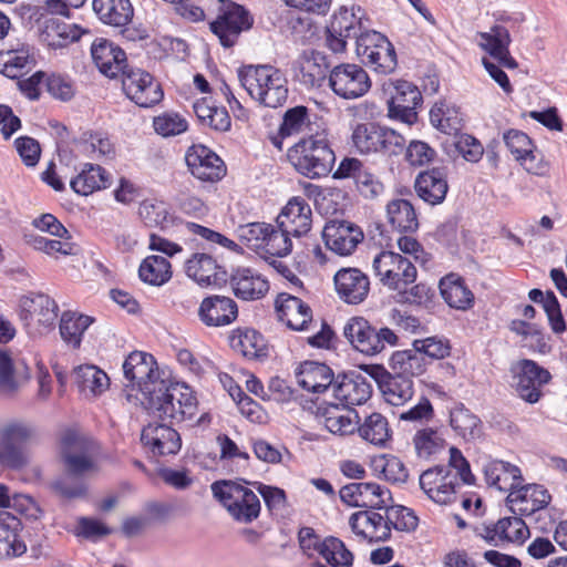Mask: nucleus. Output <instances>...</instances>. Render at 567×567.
<instances>
[{"instance_id":"9d476101","label":"nucleus","mask_w":567,"mask_h":567,"mask_svg":"<svg viewBox=\"0 0 567 567\" xmlns=\"http://www.w3.org/2000/svg\"><path fill=\"white\" fill-rule=\"evenodd\" d=\"M59 307L45 293H30L20 299V319L30 332L44 333L55 326Z\"/></svg>"},{"instance_id":"a211bd4d","label":"nucleus","mask_w":567,"mask_h":567,"mask_svg":"<svg viewBox=\"0 0 567 567\" xmlns=\"http://www.w3.org/2000/svg\"><path fill=\"white\" fill-rule=\"evenodd\" d=\"M363 237L361 228L347 220H329L322 230L326 247L339 256L351 255Z\"/></svg>"},{"instance_id":"5701e85b","label":"nucleus","mask_w":567,"mask_h":567,"mask_svg":"<svg viewBox=\"0 0 567 567\" xmlns=\"http://www.w3.org/2000/svg\"><path fill=\"white\" fill-rule=\"evenodd\" d=\"M312 212L309 204L301 197L291 198L277 218L278 227L295 238L307 235L311 229Z\"/></svg>"},{"instance_id":"2f4dec72","label":"nucleus","mask_w":567,"mask_h":567,"mask_svg":"<svg viewBox=\"0 0 567 567\" xmlns=\"http://www.w3.org/2000/svg\"><path fill=\"white\" fill-rule=\"evenodd\" d=\"M414 186L419 197L430 205L441 204L449 189L446 174L439 167L420 173Z\"/></svg>"},{"instance_id":"774afa93","label":"nucleus","mask_w":567,"mask_h":567,"mask_svg":"<svg viewBox=\"0 0 567 567\" xmlns=\"http://www.w3.org/2000/svg\"><path fill=\"white\" fill-rule=\"evenodd\" d=\"M413 347L420 354H426L432 359H443L450 354V341L445 338L430 337L423 340H415Z\"/></svg>"},{"instance_id":"f03ea898","label":"nucleus","mask_w":567,"mask_h":567,"mask_svg":"<svg viewBox=\"0 0 567 567\" xmlns=\"http://www.w3.org/2000/svg\"><path fill=\"white\" fill-rule=\"evenodd\" d=\"M355 39V52L362 63L380 74L392 73L398 65L393 44L374 30L362 31L361 19L344 7L336 12L326 28L327 47L334 53L346 50L347 40Z\"/></svg>"},{"instance_id":"0e129e2a","label":"nucleus","mask_w":567,"mask_h":567,"mask_svg":"<svg viewBox=\"0 0 567 567\" xmlns=\"http://www.w3.org/2000/svg\"><path fill=\"white\" fill-rule=\"evenodd\" d=\"M291 234L284 231L282 227L270 226L262 250L271 257H282L291 251Z\"/></svg>"},{"instance_id":"e2e57ef3","label":"nucleus","mask_w":567,"mask_h":567,"mask_svg":"<svg viewBox=\"0 0 567 567\" xmlns=\"http://www.w3.org/2000/svg\"><path fill=\"white\" fill-rule=\"evenodd\" d=\"M385 517L390 529L393 527L401 532H413L419 525V518L415 513L404 506H386Z\"/></svg>"},{"instance_id":"4c0bfd02","label":"nucleus","mask_w":567,"mask_h":567,"mask_svg":"<svg viewBox=\"0 0 567 567\" xmlns=\"http://www.w3.org/2000/svg\"><path fill=\"white\" fill-rule=\"evenodd\" d=\"M231 349L243 357L262 359L268 355V347L264 337L254 329H237L229 337Z\"/></svg>"},{"instance_id":"ea45409f","label":"nucleus","mask_w":567,"mask_h":567,"mask_svg":"<svg viewBox=\"0 0 567 567\" xmlns=\"http://www.w3.org/2000/svg\"><path fill=\"white\" fill-rule=\"evenodd\" d=\"M93 10L103 23L113 27L126 25L134 14L130 0H93Z\"/></svg>"},{"instance_id":"bb28decb","label":"nucleus","mask_w":567,"mask_h":567,"mask_svg":"<svg viewBox=\"0 0 567 567\" xmlns=\"http://www.w3.org/2000/svg\"><path fill=\"white\" fill-rule=\"evenodd\" d=\"M550 499L548 491L537 484L526 486L520 484L507 496V502L511 504L513 512L526 516L545 508Z\"/></svg>"},{"instance_id":"4468645a","label":"nucleus","mask_w":567,"mask_h":567,"mask_svg":"<svg viewBox=\"0 0 567 567\" xmlns=\"http://www.w3.org/2000/svg\"><path fill=\"white\" fill-rule=\"evenodd\" d=\"M251 25L252 18L249 12L243 6L228 2L220 10L217 19L210 23V30L218 37L223 47L231 48L239 34Z\"/></svg>"},{"instance_id":"79ce46f5","label":"nucleus","mask_w":567,"mask_h":567,"mask_svg":"<svg viewBox=\"0 0 567 567\" xmlns=\"http://www.w3.org/2000/svg\"><path fill=\"white\" fill-rule=\"evenodd\" d=\"M110 185V176L100 165L87 163L70 182L71 188L79 195L87 196Z\"/></svg>"},{"instance_id":"a19ab883","label":"nucleus","mask_w":567,"mask_h":567,"mask_svg":"<svg viewBox=\"0 0 567 567\" xmlns=\"http://www.w3.org/2000/svg\"><path fill=\"white\" fill-rule=\"evenodd\" d=\"M324 427L334 435L346 436L354 433L359 422L358 413L348 408L331 404L322 413Z\"/></svg>"},{"instance_id":"bf43d9fd","label":"nucleus","mask_w":567,"mask_h":567,"mask_svg":"<svg viewBox=\"0 0 567 567\" xmlns=\"http://www.w3.org/2000/svg\"><path fill=\"white\" fill-rule=\"evenodd\" d=\"M320 556L332 567H349L353 563L352 553L342 540L327 537L320 545Z\"/></svg>"},{"instance_id":"09e8293b","label":"nucleus","mask_w":567,"mask_h":567,"mask_svg":"<svg viewBox=\"0 0 567 567\" xmlns=\"http://www.w3.org/2000/svg\"><path fill=\"white\" fill-rule=\"evenodd\" d=\"M29 379V373H20L6 351L0 350V395L13 398Z\"/></svg>"},{"instance_id":"6e6d98bb","label":"nucleus","mask_w":567,"mask_h":567,"mask_svg":"<svg viewBox=\"0 0 567 567\" xmlns=\"http://www.w3.org/2000/svg\"><path fill=\"white\" fill-rule=\"evenodd\" d=\"M390 367L394 375L408 378L420 375L424 371L423 358L414 347L410 350L394 352L390 359Z\"/></svg>"},{"instance_id":"49530a36","label":"nucleus","mask_w":567,"mask_h":567,"mask_svg":"<svg viewBox=\"0 0 567 567\" xmlns=\"http://www.w3.org/2000/svg\"><path fill=\"white\" fill-rule=\"evenodd\" d=\"M384 400L394 406L404 405L414 395L413 380L404 375H388L380 382Z\"/></svg>"},{"instance_id":"6e6552de","label":"nucleus","mask_w":567,"mask_h":567,"mask_svg":"<svg viewBox=\"0 0 567 567\" xmlns=\"http://www.w3.org/2000/svg\"><path fill=\"white\" fill-rule=\"evenodd\" d=\"M61 457L66 472L76 477L97 472V465L92 455L95 442L75 430L63 432L61 440Z\"/></svg>"},{"instance_id":"338daca9","label":"nucleus","mask_w":567,"mask_h":567,"mask_svg":"<svg viewBox=\"0 0 567 567\" xmlns=\"http://www.w3.org/2000/svg\"><path fill=\"white\" fill-rule=\"evenodd\" d=\"M270 224L266 223H250L240 226L238 235L247 246L254 249H262L268 231L270 230Z\"/></svg>"},{"instance_id":"5fc2aeb1","label":"nucleus","mask_w":567,"mask_h":567,"mask_svg":"<svg viewBox=\"0 0 567 567\" xmlns=\"http://www.w3.org/2000/svg\"><path fill=\"white\" fill-rule=\"evenodd\" d=\"M412 442L416 456L423 460L435 456L445 445V440L441 433L432 427H423L416 431Z\"/></svg>"},{"instance_id":"f257e3e1","label":"nucleus","mask_w":567,"mask_h":567,"mask_svg":"<svg viewBox=\"0 0 567 567\" xmlns=\"http://www.w3.org/2000/svg\"><path fill=\"white\" fill-rule=\"evenodd\" d=\"M124 377L142 393V403L153 417L182 422L190 419L197 401L190 388L159 379L154 357L142 351L132 352L123 363Z\"/></svg>"},{"instance_id":"6ab92c4d","label":"nucleus","mask_w":567,"mask_h":567,"mask_svg":"<svg viewBox=\"0 0 567 567\" xmlns=\"http://www.w3.org/2000/svg\"><path fill=\"white\" fill-rule=\"evenodd\" d=\"M343 503L353 507L383 508L391 501V493L374 482L347 484L339 491Z\"/></svg>"},{"instance_id":"473e14b6","label":"nucleus","mask_w":567,"mask_h":567,"mask_svg":"<svg viewBox=\"0 0 567 567\" xmlns=\"http://www.w3.org/2000/svg\"><path fill=\"white\" fill-rule=\"evenodd\" d=\"M186 274L202 286L218 285L225 281L226 271L207 254H194L186 261Z\"/></svg>"},{"instance_id":"58836bf2","label":"nucleus","mask_w":567,"mask_h":567,"mask_svg":"<svg viewBox=\"0 0 567 567\" xmlns=\"http://www.w3.org/2000/svg\"><path fill=\"white\" fill-rule=\"evenodd\" d=\"M440 291L444 301L454 309L467 310L474 303V295L462 277L450 274L440 280Z\"/></svg>"},{"instance_id":"a18cd8bd","label":"nucleus","mask_w":567,"mask_h":567,"mask_svg":"<svg viewBox=\"0 0 567 567\" xmlns=\"http://www.w3.org/2000/svg\"><path fill=\"white\" fill-rule=\"evenodd\" d=\"M388 221L400 233H412L419 227L413 205L403 198L393 199L386 205Z\"/></svg>"},{"instance_id":"8fccbe9b","label":"nucleus","mask_w":567,"mask_h":567,"mask_svg":"<svg viewBox=\"0 0 567 567\" xmlns=\"http://www.w3.org/2000/svg\"><path fill=\"white\" fill-rule=\"evenodd\" d=\"M172 266L167 258L158 255L147 256L140 265L138 276L150 286H163L172 278Z\"/></svg>"},{"instance_id":"c03bdc74","label":"nucleus","mask_w":567,"mask_h":567,"mask_svg":"<svg viewBox=\"0 0 567 567\" xmlns=\"http://www.w3.org/2000/svg\"><path fill=\"white\" fill-rule=\"evenodd\" d=\"M34 65V56L27 45L0 53V72L10 79L21 78Z\"/></svg>"},{"instance_id":"37998d69","label":"nucleus","mask_w":567,"mask_h":567,"mask_svg":"<svg viewBox=\"0 0 567 567\" xmlns=\"http://www.w3.org/2000/svg\"><path fill=\"white\" fill-rule=\"evenodd\" d=\"M74 382L79 391L85 396H97L110 384L106 373L92 364L78 367L74 370Z\"/></svg>"},{"instance_id":"c9c22d12","label":"nucleus","mask_w":567,"mask_h":567,"mask_svg":"<svg viewBox=\"0 0 567 567\" xmlns=\"http://www.w3.org/2000/svg\"><path fill=\"white\" fill-rule=\"evenodd\" d=\"M310 124L309 110L303 105L288 109L279 125L278 132L269 136L271 144L282 151L284 140L303 133Z\"/></svg>"},{"instance_id":"20e7f679","label":"nucleus","mask_w":567,"mask_h":567,"mask_svg":"<svg viewBox=\"0 0 567 567\" xmlns=\"http://www.w3.org/2000/svg\"><path fill=\"white\" fill-rule=\"evenodd\" d=\"M240 85L252 100L266 107L282 106L288 99V80L271 64H247L237 70Z\"/></svg>"},{"instance_id":"864d4df0","label":"nucleus","mask_w":567,"mask_h":567,"mask_svg":"<svg viewBox=\"0 0 567 567\" xmlns=\"http://www.w3.org/2000/svg\"><path fill=\"white\" fill-rule=\"evenodd\" d=\"M505 145L514 157L522 163L528 172L536 173L532 162L535 159L530 138L522 131L509 130L503 135Z\"/></svg>"},{"instance_id":"393cba45","label":"nucleus","mask_w":567,"mask_h":567,"mask_svg":"<svg viewBox=\"0 0 567 567\" xmlns=\"http://www.w3.org/2000/svg\"><path fill=\"white\" fill-rule=\"evenodd\" d=\"M371 392V384L359 374L338 375L332 384L334 399L344 408L365 403Z\"/></svg>"},{"instance_id":"423d86ee","label":"nucleus","mask_w":567,"mask_h":567,"mask_svg":"<svg viewBox=\"0 0 567 567\" xmlns=\"http://www.w3.org/2000/svg\"><path fill=\"white\" fill-rule=\"evenodd\" d=\"M288 158L308 178L327 176L336 162L327 138L320 135L300 140L288 150Z\"/></svg>"},{"instance_id":"c85d7f7f","label":"nucleus","mask_w":567,"mask_h":567,"mask_svg":"<svg viewBox=\"0 0 567 567\" xmlns=\"http://www.w3.org/2000/svg\"><path fill=\"white\" fill-rule=\"evenodd\" d=\"M478 38V45L495 59L499 65L511 70L517 68V62L508 50L511 35L505 27L494 25L488 32H480Z\"/></svg>"},{"instance_id":"f704fd0d","label":"nucleus","mask_w":567,"mask_h":567,"mask_svg":"<svg viewBox=\"0 0 567 567\" xmlns=\"http://www.w3.org/2000/svg\"><path fill=\"white\" fill-rule=\"evenodd\" d=\"M484 474L489 486H494L498 491L508 492V494L523 482L520 470L516 465L499 460L485 464Z\"/></svg>"},{"instance_id":"aec40b11","label":"nucleus","mask_w":567,"mask_h":567,"mask_svg":"<svg viewBox=\"0 0 567 567\" xmlns=\"http://www.w3.org/2000/svg\"><path fill=\"white\" fill-rule=\"evenodd\" d=\"M422 102L417 86L408 81H398L394 93L388 101V114L391 118L412 124L416 121V107Z\"/></svg>"},{"instance_id":"1a4fd4ad","label":"nucleus","mask_w":567,"mask_h":567,"mask_svg":"<svg viewBox=\"0 0 567 567\" xmlns=\"http://www.w3.org/2000/svg\"><path fill=\"white\" fill-rule=\"evenodd\" d=\"M372 268L380 281L390 289H405L416 279V268L412 261L394 251L379 252L373 259Z\"/></svg>"},{"instance_id":"b1692460","label":"nucleus","mask_w":567,"mask_h":567,"mask_svg":"<svg viewBox=\"0 0 567 567\" xmlns=\"http://www.w3.org/2000/svg\"><path fill=\"white\" fill-rule=\"evenodd\" d=\"M276 310L281 322L296 331L308 330L312 323V310L300 298L289 293H279L276 299Z\"/></svg>"},{"instance_id":"a878e982","label":"nucleus","mask_w":567,"mask_h":567,"mask_svg":"<svg viewBox=\"0 0 567 567\" xmlns=\"http://www.w3.org/2000/svg\"><path fill=\"white\" fill-rule=\"evenodd\" d=\"M237 303L226 296L205 298L198 309L200 321L208 327L228 326L237 319Z\"/></svg>"},{"instance_id":"9b49d317","label":"nucleus","mask_w":567,"mask_h":567,"mask_svg":"<svg viewBox=\"0 0 567 567\" xmlns=\"http://www.w3.org/2000/svg\"><path fill=\"white\" fill-rule=\"evenodd\" d=\"M34 434L33 427L23 421L9 422L0 429V465L13 470L28 464V457L21 443Z\"/></svg>"},{"instance_id":"0eeeda50","label":"nucleus","mask_w":567,"mask_h":567,"mask_svg":"<svg viewBox=\"0 0 567 567\" xmlns=\"http://www.w3.org/2000/svg\"><path fill=\"white\" fill-rule=\"evenodd\" d=\"M343 336L350 344L365 355H375L394 347L398 336L388 327L377 328L362 317L350 318L343 327Z\"/></svg>"},{"instance_id":"72a5a7b5","label":"nucleus","mask_w":567,"mask_h":567,"mask_svg":"<svg viewBox=\"0 0 567 567\" xmlns=\"http://www.w3.org/2000/svg\"><path fill=\"white\" fill-rule=\"evenodd\" d=\"M21 522L8 512H0V558L21 556L27 546L20 538Z\"/></svg>"},{"instance_id":"7ed1b4c3","label":"nucleus","mask_w":567,"mask_h":567,"mask_svg":"<svg viewBox=\"0 0 567 567\" xmlns=\"http://www.w3.org/2000/svg\"><path fill=\"white\" fill-rule=\"evenodd\" d=\"M458 480L471 485L474 483V475L462 452L452 446L449 464L437 465L424 471L420 475V487L433 502L447 504L455 498L456 488L460 485Z\"/></svg>"},{"instance_id":"4d7b16f0","label":"nucleus","mask_w":567,"mask_h":567,"mask_svg":"<svg viewBox=\"0 0 567 567\" xmlns=\"http://www.w3.org/2000/svg\"><path fill=\"white\" fill-rule=\"evenodd\" d=\"M431 124L446 134H456L462 128L463 118L458 110L445 102L436 103L430 111Z\"/></svg>"},{"instance_id":"f3484780","label":"nucleus","mask_w":567,"mask_h":567,"mask_svg":"<svg viewBox=\"0 0 567 567\" xmlns=\"http://www.w3.org/2000/svg\"><path fill=\"white\" fill-rule=\"evenodd\" d=\"M185 161L190 174L202 182L216 183L227 172L224 161L204 145L190 146L186 152Z\"/></svg>"},{"instance_id":"412c9836","label":"nucleus","mask_w":567,"mask_h":567,"mask_svg":"<svg viewBox=\"0 0 567 567\" xmlns=\"http://www.w3.org/2000/svg\"><path fill=\"white\" fill-rule=\"evenodd\" d=\"M339 298L348 305L363 302L370 291L369 277L358 268H342L333 277Z\"/></svg>"},{"instance_id":"de8ad7c7","label":"nucleus","mask_w":567,"mask_h":567,"mask_svg":"<svg viewBox=\"0 0 567 567\" xmlns=\"http://www.w3.org/2000/svg\"><path fill=\"white\" fill-rule=\"evenodd\" d=\"M93 322V318L72 311H64L60 319V334L62 340L73 349L81 346L85 330Z\"/></svg>"},{"instance_id":"dca6fc26","label":"nucleus","mask_w":567,"mask_h":567,"mask_svg":"<svg viewBox=\"0 0 567 567\" xmlns=\"http://www.w3.org/2000/svg\"><path fill=\"white\" fill-rule=\"evenodd\" d=\"M123 90L126 96L141 107H151L163 99L161 84L146 71L131 69L123 73Z\"/></svg>"},{"instance_id":"2eb2a0df","label":"nucleus","mask_w":567,"mask_h":567,"mask_svg":"<svg viewBox=\"0 0 567 567\" xmlns=\"http://www.w3.org/2000/svg\"><path fill=\"white\" fill-rule=\"evenodd\" d=\"M475 533L494 546L507 543L522 545L530 536L528 526L518 516L503 517L496 523L481 524L475 528Z\"/></svg>"},{"instance_id":"13d9d810","label":"nucleus","mask_w":567,"mask_h":567,"mask_svg":"<svg viewBox=\"0 0 567 567\" xmlns=\"http://www.w3.org/2000/svg\"><path fill=\"white\" fill-rule=\"evenodd\" d=\"M381 125L377 123H362L357 125L352 133L355 148L362 154L379 153Z\"/></svg>"},{"instance_id":"39448f33","label":"nucleus","mask_w":567,"mask_h":567,"mask_svg":"<svg viewBox=\"0 0 567 567\" xmlns=\"http://www.w3.org/2000/svg\"><path fill=\"white\" fill-rule=\"evenodd\" d=\"M252 483L245 480L217 481L212 484V493L226 508L230 517L240 524L256 520L261 511L258 495L248 487Z\"/></svg>"},{"instance_id":"680f3d73","label":"nucleus","mask_w":567,"mask_h":567,"mask_svg":"<svg viewBox=\"0 0 567 567\" xmlns=\"http://www.w3.org/2000/svg\"><path fill=\"white\" fill-rule=\"evenodd\" d=\"M509 329L516 334L523 337L525 346L538 352L546 351L547 343L545 341V336L537 324L529 323L524 320H513L509 324Z\"/></svg>"},{"instance_id":"cd10ccee","label":"nucleus","mask_w":567,"mask_h":567,"mask_svg":"<svg viewBox=\"0 0 567 567\" xmlns=\"http://www.w3.org/2000/svg\"><path fill=\"white\" fill-rule=\"evenodd\" d=\"M142 443L150 447L154 455H173L182 446L179 434L165 424H148L142 430Z\"/></svg>"},{"instance_id":"f8f14e48","label":"nucleus","mask_w":567,"mask_h":567,"mask_svg":"<svg viewBox=\"0 0 567 567\" xmlns=\"http://www.w3.org/2000/svg\"><path fill=\"white\" fill-rule=\"evenodd\" d=\"M329 85L338 96L354 100L369 92L371 80L360 65L342 63L330 71Z\"/></svg>"},{"instance_id":"ddd939ff","label":"nucleus","mask_w":567,"mask_h":567,"mask_svg":"<svg viewBox=\"0 0 567 567\" xmlns=\"http://www.w3.org/2000/svg\"><path fill=\"white\" fill-rule=\"evenodd\" d=\"M511 372L513 386L518 395L528 403H536L539 400L540 388L551 379L548 370L529 359L515 362Z\"/></svg>"},{"instance_id":"4be33fe9","label":"nucleus","mask_w":567,"mask_h":567,"mask_svg":"<svg viewBox=\"0 0 567 567\" xmlns=\"http://www.w3.org/2000/svg\"><path fill=\"white\" fill-rule=\"evenodd\" d=\"M91 55L102 74L107 78H115L126 70V54L113 42L99 38L91 45Z\"/></svg>"},{"instance_id":"3c124183","label":"nucleus","mask_w":567,"mask_h":567,"mask_svg":"<svg viewBox=\"0 0 567 567\" xmlns=\"http://www.w3.org/2000/svg\"><path fill=\"white\" fill-rule=\"evenodd\" d=\"M450 424L463 439L476 440L482 434L481 420L463 404L456 405L450 413Z\"/></svg>"},{"instance_id":"e433bc0d","label":"nucleus","mask_w":567,"mask_h":567,"mask_svg":"<svg viewBox=\"0 0 567 567\" xmlns=\"http://www.w3.org/2000/svg\"><path fill=\"white\" fill-rule=\"evenodd\" d=\"M296 80L307 89L320 87L327 78L324 56L319 53H303L298 60Z\"/></svg>"},{"instance_id":"052dcab7","label":"nucleus","mask_w":567,"mask_h":567,"mask_svg":"<svg viewBox=\"0 0 567 567\" xmlns=\"http://www.w3.org/2000/svg\"><path fill=\"white\" fill-rule=\"evenodd\" d=\"M45 35L52 47H64L78 41L81 37L80 29L74 24L50 20L45 27Z\"/></svg>"},{"instance_id":"7c9ffc66","label":"nucleus","mask_w":567,"mask_h":567,"mask_svg":"<svg viewBox=\"0 0 567 567\" xmlns=\"http://www.w3.org/2000/svg\"><path fill=\"white\" fill-rule=\"evenodd\" d=\"M298 384L312 393H322L328 389L332 390L334 383L332 370L324 363L306 361L301 363L296 372Z\"/></svg>"},{"instance_id":"69168bd1","label":"nucleus","mask_w":567,"mask_h":567,"mask_svg":"<svg viewBox=\"0 0 567 567\" xmlns=\"http://www.w3.org/2000/svg\"><path fill=\"white\" fill-rule=\"evenodd\" d=\"M153 125L155 131L164 137L179 135L187 130L186 120L171 112L154 117Z\"/></svg>"},{"instance_id":"603ef678","label":"nucleus","mask_w":567,"mask_h":567,"mask_svg":"<svg viewBox=\"0 0 567 567\" xmlns=\"http://www.w3.org/2000/svg\"><path fill=\"white\" fill-rule=\"evenodd\" d=\"M357 430L363 440L375 446L383 447L391 439L388 420L381 413L368 415Z\"/></svg>"},{"instance_id":"c756f323","label":"nucleus","mask_w":567,"mask_h":567,"mask_svg":"<svg viewBox=\"0 0 567 567\" xmlns=\"http://www.w3.org/2000/svg\"><path fill=\"white\" fill-rule=\"evenodd\" d=\"M229 282L234 295L247 301L262 298L269 289L268 281L251 268H237Z\"/></svg>"}]
</instances>
